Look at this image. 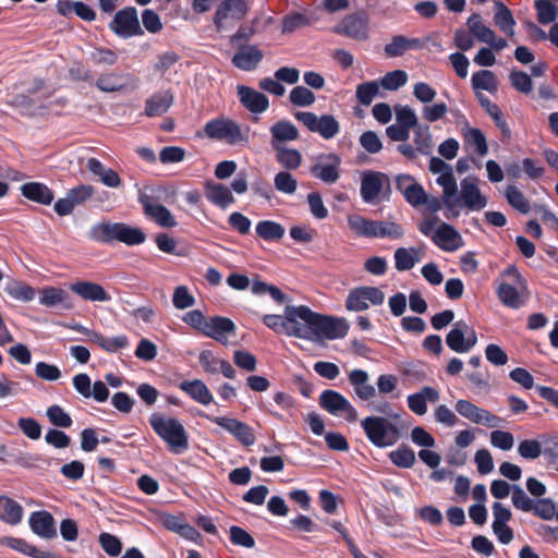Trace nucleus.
I'll return each mask as SVG.
<instances>
[{
  "mask_svg": "<svg viewBox=\"0 0 558 558\" xmlns=\"http://www.w3.org/2000/svg\"><path fill=\"white\" fill-rule=\"evenodd\" d=\"M263 323L277 333L310 341L341 339L349 330L344 318L316 313L306 305H286L283 315L266 314Z\"/></svg>",
  "mask_w": 558,
  "mask_h": 558,
  "instance_id": "obj_1",
  "label": "nucleus"
},
{
  "mask_svg": "<svg viewBox=\"0 0 558 558\" xmlns=\"http://www.w3.org/2000/svg\"><path fill=\"white\" fill-rule=\"evenodd\" d=\"M89 238L99 243L119 241L133 246L145 242L146 234L136 227L122 222H101L94 225L89 230Z\"/></svg>",
  "mask_w": 558,
  "mask_h": 558,
  "instance_id": "obj_2",
  "label": "nucleus"
},
{
  "mask_svg": "<svg viewBox=\"0 0 558 558\" xmlns=\"http://www.w3.org/2000/svg\"><path fill=\"white\" fill-rule=\"evenodd\" d=\"M149 423L154 432L169 446L173 453H181L189 448L187 434L178 418L153 413Z\"/></svg>",
  "mask_w": 558,
  "mask_h": 558,
  "instance_id": "obj_3",
  "label": "nucleus"
},
{
  "mask_svg": "<svg viewBox=\"0 0 558 558\" xmlns=\"http://www.w3.org/2000/svg\"><path fill=\"white\" fill-rule=\"evenodd\" d=\"M361 426L367 439L378 448L390 447L400 438L397 425L384 416H367Z\"/></svg>",
  "mask_w": 558,
  "mask_h": 558,
  "instance_id": "obj_4",
  "label": "nucleus"
},
{
  "mask_svg": "<svg viewBox=\"0 0 558 558\" xmlns=\"http://www.w3.org/2000/svg\"><path fill=\"white\" fill-rule=\"evenodd\" d=\"M429 171L434 174H439L436 182L442 189V201L446 207L448 209L457 207L459 203L457 198L458 185L451 166L439 157H432L429 160Z\"/></svg>",
  "mask_w": 558,
  "mask_h": 558,
  "instance_id": "obj_5",
  "label": "nucleus"
},
{
  "mask_svg": "<svg viewBox=\"0 0 558 558\" xmlns=\"http://www.w3.org/2000/svg\"><path fill=\"white\" fill-rule=\"evenodd\" d=\"M204 131L209 138L230 145L248 142V131L243 132L236 122L228 119H213L205 124Z\"/></svg>",
  "mask_w": 558,
  "mask_h": 558,
  "instance_id": "obj_6",
  "label": "nucleus"
},
{
  "mask_svg": "<svg viewBox=\"0 0 558 558\" xmlns=\"http://www.w3.org/2000/svg\"><path fill=\"white\" fill-rule=\"evenodd\" d=\"M504 276L508 277L512 283H500L497 289L498 298L504 305L519 308L523 304L520 291L526 290V280L514 266L508 267Z\"/></svg>",
  "mask_w": 558,
  "mask_h": 558,
  "instance_id": "obj_7",
  "label": "nucleus"
},
{
  "mask_svg": "<svg viewBox=\"0 0 558 558\" xmlns=\"http://www.w3.org/2000/svg\"><path fill=\"white\" fill-rule=\"evenodd\" d=\"M109 28L120 38H131L144 35L135 7H126L116 12Z\"/></svg>",
  "mask_w": 558,
  "mask_h": 558,
  "instance_id": "obj_8",
  "label": "nucleus"
},
{
  "mask_svg": "<svg viewBox=\"0 0 558 558\" xmlns=\"http://www.w3.org/2000/svg\"><path fill=\"white\" fill-rule=\"evenodd\" d=\"M294 117L311 132L318 133L325 140L333 138L340 131L339 122L331 114L318 117L314 112L299 111Z\"/></svg>",
  "mask_w": 558,
  "mask_h": 558,
  "instance_id": "obj_9",
  "label": "nucleus"
},
{
  "mask_svg": "<svg viewBox=\"0 0 558 558\" xmlns=\"http://www.w3.org/2000/svg\"><path fill=\"white\" fill-rule=\"evenodd\" d=\"M476 343V331L464 320L456 322L446 336V344L450 350L457 353H468Z\"/></svg>",
  "mask_w": 558,
  "mask_h": 558,
  "instance_id": "obj_10",
  "label": "nucleus"
},
{
  "mask_svg": "<svg viewBox=\"0 0 558 558\" xmlns=\"http://www.w3.org/2000/svg\"><path fill=\"white\" fill-rule=\"evenodd\" d=\"M319 407L331 415L343 414L349 422L357 420V411L340 392L331 389L324 390L318 399Z\"/></svg>",
  "mask_w": 558,
  "mask_h": 558,
  "instance_id": "obj_11",
  "label": "nucleus"
},
{
  "mask_svg": "<svg viewBox=\"0 0 558 558\" xmlns=\"http://www.w3.org/2000/svg\"><path fill=\"white\" fill-rule=\"evenodd\" d=\"M383 191H390V180L387 174L377 171H367L363 174L361 196L365 203H378Z\"/></svg>",
  "mask_w": 558,
  "mask_h": 558,
  "instance_id": "obj_12",
  "label": "nucleus"
},
{
  "mask_svg": "<svg viewBox=\"0 0 558 558\" xmlns=\"http://www.w3.org/2000/svg\"><path fill=\"white\" fill-rule=\"evenodd\" d=\"M341 158L337 154H325L318 156L310 168V173L326 184L336 183L339 178Z\"/></svg>",
  "mask_w": 558,
  "mask_h": 558,
  "instance_id": "obj_13",
  "label": "nucleus"
},
{
  "mask_svg": "<svg viewBox=\"0 0 558 558\" xmlns=\"http://www.w3.org/2000/svg\"><path fill=\"white\" fill-rule=\"evenodd\" d=\"M454 409L462 417L474 424L485 425L487 427H498L502 418L492 414L489 411L478 408L469 400L460 399L456 402Z\"/></svg>",
  "mask_w": 558,
  "mask_h": 558,
  "instance_id": "obj_14",
  "label": "nucleus"
},
{
  "mask_svg": "<svg viewBox=\"0 0 558 558\" xmlns=\"http://www.w3.org/2000/svg\"><path fill=\"white\" fill-rule=\"evenodd\" d=\"M202 416L229 432L243 446L250 447L255 444V435L252 427L247 424L225 416H210L207 414H202Z\"/></svg>",
  "mask_w": 558,
  "mask_h": 558,
  "instance_id": "obj_15",
  "label": "nucleus"
},
{
  "mask_svg": "<svg viewBox=\"0 0 558 558\" xmlns=\"http://www.w3.org/2000/svg\"><path fill=\"white\" fill-rule=\"evenodd\" d=\"M459 205H463L470 210H481L487 205V199L482 195L477 187V179L466 177L461 181L460 196L457 195Z\"/></svg>",
  "mask_w": 558,
  "mask_h": 558,
  "instance_id": "obj_16",
  "label": "nucleus"
},
{
  "mask_svg": "<svg viewBox=\"0 0 558 558\" xmlns=\"http://www.w3.org/2000/svg\"><path fill=\"white\" fill-rule=\"evenodd\" d=\"M247 11L244 0H223L214 15V24L217 29H222L229 21L242 20Z\"/></svg>",
  "mask_w": 558,
  "mask_h": 558,
  "instance_id": "obj_17",
  "label": "nucleus"
},
{
  "mask_svg": "<svg viewBox=\"0 0 558 558\" xmlns=\"http://www.w3.org/2000/svg\"><path fill=\"white\" fill-rule=\"evenodd\" d=\"M367 24L368 22L364 14L352 13L347 15L341 23L333 28V32L356 40H364L367 38Z\"/></svg>",
  "mask_w": 558,
  "mask_h": 558,
  "instance_id": "obj_18",
  "label": "nucleus"
},
{
  "mask_svg": "<svg viewBox=\"0 0 558 558\" xmlns=\"http://www.w3.org/2000/svg\"><path fill=\"white\" fill-rule=\"evenodd\" d=\"M432 241L445 252H454L464 244L461 234L447 222L438 226L432 235Z\"/></svg>",
  "mask_w": 558,
  "mask_h": 558,
  "instance_id": "obj_19",
  "label": "nucleus"
},
{
  "mask_svg": "<svg viewBox=\"0 0 558 558\" xmlns=\"http://www.w3.org/2000/svg\"><path fill=\"white\" fill-rule=\"evenodd\" d=\"M138 201L143 205L145 214L153 218L159 226L173 228L178 225L171 211L163 205L153 203L148 195L141 193Z\"/></svg>",
  "mask_w": 558,
  "mask_h": 558,
  "instance_id": "obj_20",
  "label": "nucleus"
},
{
  "mask_svg": "<svg viewBox=\"0 0 558 558\" xmlns=\"http://www.w3.org/2000/svg\"><path fill=\"white\" fill-rule=\"evenodd\" d=\"M235 332V324L228 317L214 316L204 327V335L215 339L216 341L227 344V335Z\"/></svg>",
  "mask_w": 558,
  "mask_h": 558,
  "instance_id": "obj_21",
  "label": "nucleus"
},
{
  "mask_svg": "<svg viewBox=\"0 0 558 558\" xmlns=\"http://www.w3.org/2000/svg\"><path fill=\"white\" fill-rule=\"evenodd\" d=\"M135 80L132 74L125 72H110L102 74L96 82V87L106 93L119 92L129 86H134Z\"/></svg>",
  "mask_w": 558,
  "mask_h": 558,
  "instance_id": "obj_22",
  "label": "nucleus"
},
{
  "mask_svg": "<svg viewBox=\"0 0 558 558\" xmlns=\"http://www.w3.org/2000/svg\"><path fill=\"white\" fill-rule=\"evenodd\" d=\"M236 90L241 104L248 111L263 113L269 108V100L263 93L244 85H239Z\"/></svg>",
  "mask_w": 558,
  "mask_h": 558,
  "instance_id": "obj_23",
  "label": "nucleus"
},
{
  "mask_svg": "<svg viewBox=\"0 0 558 558\" xmlns=\"http://www.w3.org/2000/svg\"><path fill=\"white\" fill-rule=\"evenodd\" d=\"M70 290L85 301L108 302L109 293L102 286L92 281H76L70 284Z\"/></svg>",
  "mask_w": 558,
  "mask_h": 558,
  "instance_id": "obj_24",
  "label": "nucleus"
},
{
  "mask_svg": "<svg viewBox=\"0 0 558 558\" xmlns=\"http://www.w3.org/2000/svg\"><path fill=\"white\" fill-rule=\"evenodd\" d=\"M263 52L256 46H241L232 57V64L242 71H253L263 60Z\"/></svg>",
  "mask_w": 558,
  "mask_h": 558,
  "instance_id": "obj_25",
  "label": "nucleus"
},
{
  "mask_svg": "<svg viewBox=\"0 0 558 558\" xmlns=\"http://www.w3.org/2000/svg\"><path fill=\"white\" fill-rule=\"evenodd\" d=\"M29 526L35 534L43 538L57 536L53 517L47 511L33 512L29 517Z\"/></svg>",
  "mask_w": 558,
  "mask_h": 558,
  "instance_id": "obj_26",
  "label": "nucleus"
},
{
  "mask_svg": "<svg viewBox=\"0 0 558 558\" xmlns=\"http://www.w3.org/2000/svg\"><path fill=\"white\" fill-rule=\"evenodd\" d=\"M439 399V391L433 387L425 386L418 392L409 395L407 398L409 409L416 415H424L427 412V401L436 402Z\"/></svg>",
  "mask_w": 558,
  "mask_h": 558,
  "instance_id": "obj_27",
  "label": "nucleus"
},
{
  "mask_svg": "<svg viewBox=\"0 0 558 558\" xmlns=\"http://www.w3.org/2000/svg\"><path fill=\"white\" fill-rule=\"evenodd\" d=\"M368 380L369 376L366 371L353 369L349 373V381L353 386L354 393L363 401H368L376 395L375 387Z\"/></svg>",
  "mask_w": 558,
  "mask_h": 558,
  "instance_id": "obj_28",
  "label": "nucleus"
},
{
  "mask_svg": "<svg viewBox=\"0 0 558 558\" xmlns=\"http://www.w3.org/2000/svg\"><path fill=\"white\" fill-rule=\"evenodd\" d=\"M271 147L283 146L286 142H293L299 138L296 126L289 120H280L270 128Z\"/></svg>",
  "mask_w": 558,
  "mask_h": 558,
  "instance_id": "obj_29",
  "label": "nucleus"
},
{
  "mask_svg": "<svg viewBox=\"0 0 558 558\" xmlns=\"http://www.w3.org/2000/svg\"><path fill=\"white\" fill-rule=\"evenodd\" d=\"M421 48H423L421 39L396 35L391 38V41L384 47V51L387 57L396 58L403 56L408 50Z\"/></svg>",
  "mask_w": 558,
  "mask_h": 558,
  "instance_id": "obj_30",
  "label": "nucleus"
},
{
  "mask_svg": "<svg viewBox=\"0 0 558 558\" xmlns=\"http://www.w3.org/2000/svg\"><path fill=\"white\" fill-rule=\"evenodd\" d=\"M173 102L170 90H161L153 94L145 104L144 113L147 117H159L167 112Z\"/></svg>",
  "mask_w": 558,
  "mask_h": 558,
  "instance_id": "obj_31",
  "label": "nucleus"
},
{
  "mask_svg": "<svg viewBox=\"0 0 558 558\" xmlns=\"http://www.w3.org/2000/svg\"><path fill=\"white\" fill-rule=\"evenodd\" d=\"M179 388L203 405H208L214 399L210 390L201 379L181 381Z\"/></svg>",
  "mask_w": 558,
  "mask_h": 558,
  "instance_id": "obj_32",
  "label": "nucleus"
},
{
  "mask_svg": "<svg viewBox=\"0 0 558 558\" xmlns=\"http://www.w3.org/2000/svg\"><path fill=\"white\" fill-rule=\"evenodd\" d=\"M21 193L29 201L50 205L54 198L52 191L44 183L29 182L21 186Z\"/></svg>",
  "mask_w": 558,
  "mask_h": 558,
  "instance_id": "obj_33",
  "label": "nucleus"
},
{
  "mask_svg": "<svg viewBox=\"0 0 558 558\" xmlns=\"http://www.w3.org/2000/svg\"><path fill=\"white\" fill-rule=\"evenodd\" d=\"M205 189L207 199L222 209L235 201L229 187L221 183L207 182Z\"/></svg>",
  "mask_w": 558,
  "mask_h": 558,
  "instance_id": "obj_34",
  "label": "nucleus"
},
{
  "mask_svg": "<svg viewBox=\"0 0 558 558\" xmlns=\"http://www.w3.org/2000/svg\"><path fill=\"white\" fill-rule=\"evenodd\" d=\"M23 513V507L17 501L7 496H0V520L15 525L22 521Z\"/></svg>",
  "mask_w": 558,
  "mask_h": 558,
  "instance_id": "obj_35",
  "label": "nucleus"
},
{
  "mask_svg": "<svg viewBox=\"0 0 558 558\" xmlns=\"http://www.w3.org/2000/svg\"><path fill=\"white\" fill-rule=\"evenodd\" d=\"M395 267L398 271L412 269L421 260L420 250L416 247H398L393 254Z\"/></svg>",
  "mask_w": 558,
  "mask_h": 558,
  "instance_id": "obj_36",
  "label": "nucleus"
},
{
  "mask_svg": "<svg viewBox=\"0 0 558 558\" xmlns=\"http://www.w3.org/2000/svg\"><path fill=\"white\" fill-rule=\"evenodd\" d=\"M68 301V293L60 288L46 287L40 290L39 303L41 305L47 307L62 305L64 308H70Z\"/></svg>",
  "mask_w": 558,
  "mask_h": 558,
  "instance_id": "obj_37",
  "label": "nucleus"
},
{
  "mask_svg": "<svg viewBox=\"0 0 558 558\" xmlns=\"http://www.w3.org/2000/svg\"><path fill=\"white\" fill-rule=\"evenodd\" d=\"M472 88L476 93L480 90H487L489 93H496L498 89V80L494 72L489 70H481L472 75Z\"/></svg>",
  "mask_w": 558,
  "mask_h": 558,
  "instance_id": "obj_38",
  "label": "nucleus"
},
{
  "mask_svg": "<svg viewBox=\"0 0 558 558\" xmlns=\"http://www.w3.org/2000/svg\"><path fill=\"white\" fill-rule=\"evenodd\" d=\"M470 33L477 38L478 41L487 45L494 40L495 32L482 23V16L473 13L466 21Z\"/></svg>",
  "mask_w": 558,
  "mask_h": 558,
  "instance_id": "obj_39",
  "label": "nucleus"
},
{
  "mask_svg": "<svg viewBox=\"0 0 558 558\" xmlns=\"http://www.w3.org/2000/svg\"><path fill=\"white\" fill-rule=\"evenodd\" d=\"M276 154L277 161L288 170H295L302 163V155L298 149L288 148L286 146H275L272 148Z\"/></svg>",
  "mask_w": 558,
  "mask_h": 558,
  "instance_id": "obj_40",
  "label": "nucleus"
},
{
  "mask_svg": "<svg viewBox=\"0 0 558 558\" xmlns=\"http://www.w3.org/2000/svg\"><path fill=\"white\" fill-rule=\"evenodd\" d=\"M495 24L508 36L514 35L515 21L512 12L500 1L496 2Z\"/></svg>",
  "mask_w": 558,
  "mask_h": 558,
  "instance_id": "obj_41",
  "label": "nucleus"
},
{
  "mask_svg": "<svg viewBox=\"0 0 558 558\" xmlns=\"http://www.w3.org/2000/svg\"><path fill=\"white\" fill-rule=\"evenodd\" d=\"M348 226L357 236L374 238L376 220H369L354 214L348 217Z\"/></svg>",
  "mask_w": 558,
  "mask_h": 558,
  "instance_id": "obj_42",
  "label": "nucleus"
},
{
  "mask_svg": "<svg viewBox=\"0 0 558 558\" xmlns=\"http://www.w3.org/2000/svg\"><path fill=\"white\" fill-rule=\"evenodd\" d=\"M284 228L272 220H262L256 225V233L265 241H278L284 235Z\"/></svg>",
  "mask_w": 558,
  "mask_h": 558,
  "instance_id": "obj_43",
  "label": "nucleus"
},
{
  "mask_svg": "<svg viewBox=\"0 0 558 558\" xmlns=\"http://www.w3.org/2000/svg\"><path fill=\"white\" fill-rule=\"evenodd\" d=\"M414 144L416 150L425 156L432 154L433 150V138L429 131V126L426 124H420L414 129Z\"/></svg>",
  "mask_w": 558,
  "mask_h": 558,
  "instance_id": "obj_44",
  "label": "nucleus"
},
{
  "mask_svg": "<svg viewBox=\"0 0 558 558\" xmlns=\"http://www.w3.org/2000/svg\"><path fill=\"white\" fill-rule=\"evenodd\" d=\"M94 341L104 350L116 353L122 349L129 347V339L125 335H119L116 337H105L99 333H95Z\"/></svg>",
  "mask_w": 558,
  "mask_h": 558,
  "instance_id": "obj_45",
  "label": "nucleus"
},
{
  "mask_svg": "<svg viewBox=\"0 0 558 558\" xmlns=\"http://www.w3.org/2000/svg\"><path fill=\"white\" fill-rule=\"evenodd\" d=\"M505 196L509 205L521 214L530 213V202L517 186L508 185L505 191Z\"/></svg>",
  "mask_w": 558,
  "mask_h": 558,
  "instance_id": "obj_46",
  "label": "nucleus"
},
{
  "mask_svg": "<svg viewBox=\"0 0 558 558\" xmlns=\"http://www.w3.org/2000/svg\"><path fill=\"white\" fill-rule=\"evenodd\" d=\"M5 292L13 299L22 302L34 300L35 289L22 281H11L5 287Z\"/></svg>",
  "mask_w": 558,
  "mask_h": 558,
  "instance_id": "obj_47",
  "label": "nucleus"
},
{
  "mask_svg": "<svg viewBox=\"0 0 558 558\" xmlns=\"http://www.w3.org/2000/svg\"><path fill=\"white\" fill-rule=\"evenodd\" d=\"M404 235V229L395 221H377L374 230V238L401 239Z\"/></svg>",
  "mask_w": 558,
  "mask_h": 558,
  "instance_id": "obj_48",
  "label": "nucleus"
},
{
  "mask_svg": "<svg viewBox=\"0 0 558 558\" xmlns=\"http://www.w3.org/2000/svg\"><path fill=\"white\" fill-rule=\"evenodd\" d=\"M389 459L395 465L404 469L412 468L416 461L414 451L405 445H402L398 449L391 451L389 453Z\"/></svg>",
  "mask_w": 558,
  "mask_h": 558,
  "instance_id": "obj_49",
  "label": "nucleus"
},
{
  "mask_svg": "<svg viewBox=\"0 0 558 558\" xmlns=\"http://www.w3.org/2000/svg\"><path fill=\"white\" fill-rule=\"evenodd\" d=\"M395 112H396V121L398 124L411 130V129H415L416 126H418V119H417V116L415 113V111L404 105H398L395 107Z\"/></svg>",
  "mask_w": 558,
  "mask_h": 558,
  "instance_id": "obj_50",
  "label": "nucleus"
},
{
  "mask_svg": "<svg viewBox=\"0 0 558 558\" xmlns=\"http://www.w3.org/2000/svg\"><path fill=\"white\" fill-rule=\"evenodd\" d=\"M49 422L57 427L69 428L72 426L73 421L69 413H66L60 405L53 404L46 411Z\"/></svg>",
  "mask_w": 558,
  "mask_h": 558,
  "instance_id": "obj_51",
  "label": "nucleus"
},
{
  "mask_svg": "<svg viewBox=\"0 0 558 558\" xmlns=\"http://www.w3.org/2000/svg\"><path fill=\"white\" fill-rule=\"evenodd\" d=\"M379 93V85L376 81L362 83L356 87V99L363 106H369Z\"/></svg>",
  "mask_w": 558,
  "mask_h": 558,
  "instance_id": "obj_52",
  "label": "nucleus"
},
{
  "mask_svg": "<svg viewBox=\"0 0 558 558\" xmlns=\"http://www.w3.org/2000/svg\"><path fill=\"white\" fill-rule=\"evenodd\" d=\"M465 142L476 147L480 156H485L488 153L487 141L484 133L476 128H469L464 132Z\"/></svg>",
  "mask_w": 558,
  "mask_h": 558,
  "instance_id": "obj_53",
  "label": "nucleus"
},
{
  "mask_svg": "<svg viewBox=\"0 0 558 558\" xmlns=\"http://www.w3.org/2000/svg\"><path fill=\"white\" fill-rule=\"evenodd\" d=\"M290 101L296 107H308L315 102V95L304 86H295L289 95Z\"/></svg>",
  "mask_w": 558,
  "mask_h": 558,
  "instance_id": "obj_54",
  "label": "nucleus"
},
{
  "mask_svg": "<svg viewBox=\"0 0 558 558\" xmlns=\"http://www.w3.org/2000/svg\"><path fill=\"white\" fill-rule=\"evenodd\" d=\"M535 9L537 11V20L541 24L546 25L557 19V9L549 0H536Z\"/></svg>",
  "mask_w": 558,
  "mask_h": 558,
  "instance_id": "obj_55",
  "label": "nucleus"
},
{
  "mask_svg": "<svg viewBox=\"0 0 558 558\" xmlns=\"http://www.w3.org/2000/svg\"><path fill=\"white\" fill-rule=\"evenodd\" d=\"M531 511L543 520H551L554 517L557 519L558 513L555 502L549 498L535 500Z\"/></svg>",
  "mask_w": 558,
  "mask_h": 558,
  "instance_id": "obj_56",
  "label": "nucleus"
},
{
  "mask_svg": "<svg viewBox=\"0 0 558 558\" xmlns=\"http://www.w3.org/2000/svg\"><path fill=\"white\" fill-rule=\"evenodd\" d=\"M274 185L277 191L284 194H293L298 189V181L287 171L278 172L274 178Z\"/></svg>",
  "mask_w": 558,
  "mask_h": 558,
  "instance_id": "obj_57",
  "label": "nucleus"
},
{
  "mask_svg": "<svg viewBox=\"0 0 558 558\" xmlns=\"http://www.w3.org/2000/svg\"><path fill=\"white\" fill-rule=\"evenodd\" d=\"M511 86L523 94H529L533 89V82L530 75L523 71L512 70L509 74Z\"/></svg>",
  "mask_w": 558,
  "mask_h": 558,
  "instance_id": "obj_58",
  "label": "nucleus"
},
{
  "mask_svg": "<svg viewBox=\"0 0 558 558\" xmlns=\"http://www.w3.org/2000/svg\"><path fill=\"white\" fill-rule=\"evenodd\" d=\"M542 440L524 439L518 445V453L527 460H535L542 454Z\"/></svg>",
  "mask_w": 558,
  "mask_h": 558,
  "instance_id": "obj_59",
  "label": "nucleus"
},
{
  "mask_svg": "<svg viewBox=\"0 0 558 558\" xmlns=\"http://www.w3.org/2000/svg\"><path fill=\"white\" fill-rule=\"evenodd\" d=\"M511 501L515 509L530 512L534 508V501L519 485H512Z\"/></svg>",
  "mask_w": 558,
  "mask_h": 558,
  "instance_id": "obj_60",
  "label": "nucleus"
},
{
  "mask_svg": "<svg viewBox=\"0 0 558 558\" xmlns=\"http://www.w3.org/2000/svg\"><path fill=\"white\" fill-rule=\"evenodd\" d=\"M408 81V74L403 70L388 72L380 81V85L387 90H397Z\"/></svg>",
  "mask_w": 558,
  "mask_h": 558,
  "instance_id": "obj_61",
  "label": "nucleus"
},
{
  "mask_svg": "<svg viewBox=\"0 0 558 558\" xmlns=\"http://www.w3.org/2000/svg\"><path fill=\"white\" fill-rule=\"evenodd\" d=\"M172 303L175 308L185 310L194 305L195 298L189 292L185 286H179L174 289Z\"/></svg>",
  "mask_w": 558,
  "mask_h": 558,
  "instance_id": "obj_62",
  "label": "nucleus"
},
{
  "mask_svg": "<svg viewBox=\"0 0 558 558\" xmlns=\"http://www.w3.org/2000/svg\"><path fill=\"white\" fill-rule=\"evenodd\" d=\"M345 307L348 311L362 312L368 308L365 296L363 295L360 287L352 289L345 300Z\"/></svg>",
  "mask_w": 558,
  "mask_h": 558,
  "instance_id": "obj_63",
  "label": "nucleus"
},
{
  "mask_svg": "<svg viewBox=\"0 0 558 558\" xmlns=\"http://www.w3.org/2000/svg\"><path fill=\"white\" fill-rule=\"evenodd\" d=\"M542 453L549 462L558 460V435L542 436Z\"/></svg>",
  "mask_w": 558,
  "mask_h": 558,
  "instance_id": "obj_64",
  "label": "nucleus"
}]
</instances>
